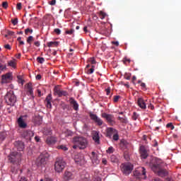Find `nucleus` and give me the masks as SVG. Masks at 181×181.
<instances>
[{
    "instance_id": "59",
    "label": "nucleus",
    "mask_w": 181,
    "mask_h": 181,
    "mask_svg": "<svg viewBox=\"0 0 181 181\" xmlns=\"http://www.w3.org/2000/svg\"><path fill=\"white\" fill-rule=\"evenodd\" d=\"M148 109H151V110H153V109H154V106H153V105H152L151 103H150V104L148 105Z\"/></svg>"
},
{
    "instance_id": "57",
    "label": "nucleus",
    "mask_w": 181,
    "mask_h": 181,
    "mask_svg": "<svg viewBox=\"0 0 181 181\" xmlns=\"http://www.w3.org/2000/svg\"><path fill=\"white\" fill-rule=\"evenodd\" d=\"M28 33H33V30L32 29H29V28H26L25 29V34H28Z\"/></svg>"
},
{
    "instance_id": "29",
    "label": "nucleus",
    "mask_w": 181,
    "mask_h": 181,
    "mask_svg": "<svg viewBox=\"0 0 181 181\" xmlns=\"http://www.w3.org/2000/svg\"><path fill=\"white\" fill-rule=\"evenodd\" d=\"M110 160H111V162L113 163H117L118 161H119V159L117 158V157L115 155H112L111 157H110Z\"/></svg>"
},
{
    "instance_id": "43",
    "label": "nucleus",
    "mask_w": 181,
    "mask_h": 181,
    "mask_svg": "<svg viewBox=\"0 0 181 181\" xmlns=\"http://www.w3.org/2000/svg\"><path fill=\"white\" fill-rule=\"evenodd\" d=\"M114 151H115L114 148L112 146H110L107 150V153H113Z\"/></svg>"
},
{
    "instance_id": "45",
    "label": "nucleus",
    "mask_w": 181,
    "mask_h": 181,
    "mask_svg": "<svg viewBox=\"0 0 181 181\" xmlns=\"http://www.w3.org/2000/svg\"><path fill=\"white\" fill-rule=\"evenodd\" d=\"M11 23L13 25H16L18 23V18H14L11 20Z\"/></svg>"
},
{
    "instance_id": "49",
    "label": "nucleus",
    "mask_w": 181,
    "mask_h": 181,
    "mask_svg": "<svg viewBox=\"0 0 181 181\" xmlns=\"http://www.w3.org/2000/svg\"><path fill=\"white\" fill-rule=\"evenodd\" d=\"M168 128H170L172 130L175 129V126L172 123H169L166 125Z\"/></svg>"
},
{
    "instance_id": "10",
    "label": "nucleus",
    "mask_w": 181,
    "mask_h": 181,
    "mask_svg": "<svg viewBox=\"0 0 181 181\" xmlns=\"http://www.w3.org/2000/svg\"><path fill=\"white\" fill-rule=\"evenodd\" d=\"M74 162L76 165L82 166L86 164L85 157L83 154H77L74 156Z\"/></svg>"
},
{
    "instance_id": "26",
    "label": "nucleus",
    "mask_w": 181,
    "mask_h": 181,
    "mask_svg": "<svg viewBox=\"0 0 181 181\" xmlns=\"http://www.w3.org/2000/svg\"><path fill=\"white\" fill-rule=\"evenodd\" d=\"M52 97L51 94H49L45 99V102L47 103V107L51 109L52 108Z\"/></svg>"
},
{
    "instance_id": "51",
    "label": "nucleus",
    "mask_w": 181,
    "mask_h": 181,
    "mask_svg": "<svg viewBox=\"0 0 181 181\" xmlns=\"http://www.w3.org/2000/svg\"><path fill=\"white\" fill-rule=\"evenodd\" d=\"M120 98L119 95H115L114 96V102L117 103L119 101V99Z\"/></svg>"
},
{
    "instance_id": "31",
    "label": "nucleus",
    "mask_w": 181,
    "mask_h": 181,
    "mask_svg": "<svg viewBox=\"0 0 181 181\" xmlns=\"http://www.w3.org/2000/svg\"><path fill=\"white\" fill-rule=\"evenodd\" d=\"M5 69H6V65L3 64V61L1 59H0V70L4 71Z\"/></svg>"
},
{
    "instance_id": "20",
    "label": "nucleus",
    "mask_w": 181,
    "mask_h": 181,
    "mask_svg": "<svg viewBox=\"0 0 181 181\" xmlns=\"http://www.w3.org/2000/svg\"><path fill=\"white\" fill-rule=\"evenodd\" d=\"M117 130L112 127L107 128L106 130V136L111 139V137L116 133Z\"/></svg>"
},
{
    "instance_id": "33",
    "label": "nucleus",
    "mask_w": 181,
    "mask_h": 181,
    "mask_svg": "<svg viewBox=\"0 0 181 181\" xmlns=\"http://www.w3.org/2000/svg\"><path fill=\"white\" fill-rule=\"evenodd\" d=\"M8 65L9 66L13 67V68H16V62H14V61H9V62H8Z\"/></svg>"
},
{
    "instance_id": "16",
    "label": "nucleus",
    "mask_w": 181,
    "mask_h": 181,
    "mask_svg": "<svg viewBox=\"0 0 181 181\" xmlns=\"http://www.w3.org/2000/svg\"><path fill=\"white\" fill-rule=\"evenodd\" d=\"M69 103L72 105L74 110L78 111L79 110V104L73 97L69 98Z\"/></svg>"
},
{
    "instance_id": "52",
    "label": "nucleus",
    "mask_w": 181,
    "mask_h": 181,
    "mask_svg": "<svg viewBox=\"0 0 181 181\" xmlns=\"http://www.w3.org/2000/svg\"><path fill=\"white\" fill-rule=\"evenodd\" d=\"M140 86L143 90H146V85L145 83H141Z\"/></svg>"
},
{
    "instance_id": "30",
    "label": "nucleus",
    "mask_w": 181,
    "mask_h": 181,
    "mask_svg": "<svg viewBox=\"0 0 181 181\" xmlns=\"http://www.w3.org/2000/svg\"><path fill=\"white\" fill-rule=\"evenodd\" d=\"M128 142L125 140H122L121 141V143H120V146L123 148H127L128 147Z\"/></svg>"
},
{
    "instance_id": "56",
    "label": "nucleus",
    "mask_w": 181,
    "mask_h": 181,
    "mask_svg": "<svg viewBox=\"0 0 181 181\" xmlns=\"http://www.w3.org/2000/svg\"><path fill=\"white\" fill-rule=\"evenodd\" d=\"M4 48L6 49H11V45H9V44H6V45H4Z\"/></svg>"
},
{
    "instance_id": "6",
    "label": "nucleus",
    "mask_w": 181,
    "mask_h": 181,
    "mask_svg": "<svg viewBox=\"0 0 181 181\" xmlns=\"http://www.w3.org/2000/svg\"><path fill=\"white\" fill-rule=\"evenodd\" d=\"M49 154L47 152L42 153L39 158L36 160V165L37 167H42L45 166L46 164V162L49 158Z\"/></svg>"
},
{
    "instance_id": "55",
    "label": "nucleus",
    "mask_w": 181,
    "mask_h": 181,
    "mask_svg": "<svg viewBox=\"0 0 181 181\" xmlns=\"http://www.w3.org/2000/svg\"><path fill=\"white\" fill-rule=\"evenodd\" d=\"M14 34H15V33L13 31H11V30L7 31V35H8L13 36V35H14Z\"/></svg>"
},
{
    "instance_id": "21",
    "label": "nucleus",
    "mask_w": 181,
    "mask_h": 181,
    "mask_svg": "<svg viewBox=\"0 0 181 181\" xmlns=\"http://www.w3.org/2000/svg\"><path fill=\"white\" fill-rule=\"evenodd\" d=\"M33 136H34V133L30 130L24 131L22 134V136L25 139H29L30 137H33Z\"/></svg>"
},
{
    "instance_id": "3",
    "label": "nucleus",
    "mask_w": 181,
    "mask_h": 181,
    "mask_svg": "<svg viewBox=\"0 0 181 181\" xmlns=\"http://www.w3.org/2000/svg\"><path fill=\"white\" fill-rule=\"evenodd\" d=\"M8 160L10 163L13 165H20L22 160V153L16 151L11 152L8 156Z\"/></svg>"
},
{
    "instance_id": "46",
    "label": "nucleus",
    "mask_w": 181,
    "mask_h": 181,
    "mask_svg": "<svg viewBox=\"0 0 181 181\" xmlns=\"http://www.w3.org/2000/svg\"><path fill=\"white\" fill-rule=\"evenodd\" d=\"M94 73V66H91V68L88 70V74H92Z\"/></svg>"
},
{
    "instance_id": "9",
    "label": "nucleus",
    "mask_w": 181,
    "mask_h": 181,
    "mask_svg": "<svg viewBox=\"0 0 181 181\" xmlns=\"http://www.w3.org/2000/svg\"><path fill=\"white\" fill-rule=\"evenodd\" d=\"M102 117L105 119L110 126H114L115 122V117L113 116V115H107L106 112H103L102 114Z\"/></svg>"
},
{
    "instance_id": "22",
    "label": "nucleus",
    "mask_w": 181,
    "mask_h": 181,
    "mask_svg": "<svg viewBox=\"0 0 181 181\" xmlns=\"http://www.w3.org/2000/svg\"><path fill=\"white\" fill-rule=\"evenodd\" d=\"M25 88L27 92L30 94V96L33 97V90L32 83L29 82L26 84Z\"/></svg>"
},
{
    "instance_id": "28",
    "label": "nucleus",
    "mask_w": 181,
    "mask_h": 181,
    "mask_svg": "<svg viewBox=\"0 0 181 181\" xmlns=\"http://www.w3.org/2000/svg\"><path fill=\"white\" fill-rule=\"evenodd\" d=\"M59 42L57 41H51L50 42H47V46L49 47H57L59 46Z\"/></svg>"
},
{
    "instance_id": "17",
    "label": "nucleus",
    "mask_w": 181,
    "mask_h": 181,
    "mask_svg": "<svg viewBox=\"0 0 181 181\" xmlns=\"http://www.w3.org/2000/svg\"><path fill=\"white\" fill-rule=\"evenodd\" d=\"M11 80V74L7 73L5 75H2L1 76V83L3 84H6L7 83H10Z\"/></svg>"
},
{
    "instance_id": "14",
    "label": "nucleus",
    "mask_w": 181,
    "mask_h": 181,
    "mask_svg": "<svg viewBox=\"0 0 181 181\" xmlns=\"http://www.w3.org/2000/svg\"><path fill=\"white\" fill-rule=\"evenodd\" d=\"M75 178V175L69 170H65L63 175V179L64 181L73 180Z\"/></svg>"
},
{
    "instance_id": "25",
    "label": "nucleus",
    "mask_w": 181,
    "mask_h": 181,
    "mask_svg": "<svg viewBox=\"0 0 181 181\" xmlns=\"http://www.w3.org/2000/svg\"><path fill=\"white\" fill-rule=\"evenodd\" d=\"M46 142L48 145H54L57 142V139L53 136H49Z\"/></svg>"
},
{
    "instance_id": "24",
    "label": "nucleus",
    "mask_w": 181,
    "mask_h": 181,
    "mask_svg": "<svg viewBox=\"0 0 181 181\" xmlns=\"http://www.w3.org/2000/svg\"><path fill=\"white\" fill-rule=\"evenodd\" d=\"M33 122L35 123V124L38 126L42 124V117L41 116H35V117H33Z\"/></svg>"
},
{
    "instance_id": "1",
    "label": "nucleus",
    "mask_w": 181,
    "mask_h": 181,
    "mask_svg": "<svg viewBox=\"0 0 181 181\" xmlns=\"http://www.w3.org/2000/svg\"><path fill=\"white\" fill-rule=\"evenodd\" d=\"M162 163V160L156 158L155 163L151 164V170L157 173L159 177H164L168 176V170L163 168Z\"/></svg>"
},
{
    "instance_id": "4",
    "label": "nucleus",
    "mask_w": 181,
    "mask_h": 181,
    "mask_svg": "<svg viewBox=\"0 0 181 181\" xmlns=\"http://www.w3.org/2000/svg\"><path fill=\"white\" fill-rule=\"evenodd\" d=\"M6 103L11 106H14L17 102V97L13 90L8 91L5 95Z\"/></svg>"
},
{
    "instance_id": "8",
    "label": "nucleus",
    "mask_w": 181,
    "mask_h": 181,
    "mask_svg": "<svg viewBox=\"0 0 181 181\" xmlns=\"http://www.w3.org/2000/svg\"><path fill=\"white\" fill-rule=\"evenodd\" d=\"M146 170L144 167L138 168L133 173V175H134V177H136V178L144 179V180L146 178Z\"/></svg>"
},
{
    "instance_id": "7",
    "label": "nucleus",
    "mask_w": 181,
    "mask_h": 181,
    "mask_svg": "<svg viewBox=\"0 0 181 181\" xmlns=\"http://www.w3.org/2000/svg\"><path fill=\"white\" fill-rule=\"evenodd\" d=\"M66 165V163L62 158H57V161L54 165L56 172L58 173H62L64 170Z\"/></svg>"
},
{
    "instance_id": "40",
    "label": "nucleus",
    "mask_w": 181,
    "mask_h": 181,
    "mask_svg": "<svg viewBox=\"0 0 181 181\" xmlns=\"http://www.w3.org/2000/svg\"><path fill=\"white\" fill-rule=\"evenodd\" d=\"M6 139V133H0V141H3Z\"/></svg>"
},
{
    "instance_id": "39",
    "label": "nucleus",
    "mask_w": 181,
    "mask_h": 181,
    "mask_svg": "<svg viewBox=\"0 0 181 181\" xmlns=\"http://www.w3.org/2000/svg\"><path fill=\"white\" fill-rule=\"evenodd\" d=\"M81 181H91L88 177L84 175L81 176Z\"/></svg>"
},
{
    "instance_id": "53",
    "label": "nucleus",
    "mask_w": 181,
    "mask_h": 181,
    "mask_svg": "<svg viewBox=\"0 0 181 181\" xmlns=\"http://www.w3.org/2000/svg\"><path fill=\"white\" fill-rule=\"evenodd\" d=\"M54 33L57 34V35H60L61 34V30L59 28H55L54 29Z\"/></svg>"
},
{
    "instance_id": "38",
    "label": "nucleus",
    "mask_w": 181,
    "mask_h": 181,
    "mask_svg": "<svg viewBox=\"0 0 181 181\" xmlns=\"http://www.w3.org/2000/svg\"><path fill=\"white\" fill-rule=\"evenodd\" d=\"M74 29H70V30H66V31H65V33L66 34V35H73L74 34Z\"/></svg>"
},
{
    "instance_id": "2",
    "label": "nucleus",
    "mask_w": 181,
    "mask_h": 181,
    "mask_svg": "<svg viewBox=\"0 0 181 181\" xmlns=\"http://www.w3.org/2000/svg\"><path fill=\"white\" fill-rule=\"evenodd\" d=\"M74 146L72 148L76 149L78 148L81 150L86 148L88 146V141L83 136H76L73 138Z\"/></svg>"
},
{
    "instance_id": "47",
    "label": "nucleus",
    "mask_w": 181,
    "mask_h": 181,
    "mask_svg": "<svg viewBox=\"0 0 181 181\" xmlns=\"http://www.w3.org/2000/svg\"><path fill=\"white\" fill-rule=\"evenodd\" d=\"M88 62H90L91 64H95L97 63L95 62V59H94V58H90L88 59Z\"/></svg>"
},
{
    "instance_id": "50",
    "label": "nucleus",
    "mask_w": 181,
    "mask_h": 181,
    "mask_svg": "<svg viewBox=\"0 0 181 181\" xmlns=\"http://www.w3.org/2000/svg\"><path fill=\"white\" fill-rule=\"evenodd\" d=\"M16 9H18V11H21V9H22V3L17 4Z\"/></svg>"
},
{
    "instance_id": "42",
    "label": "nucleus",
    "mask_w": 181,
    "mask_h": 181,
    "mask_svg": "<svg viewBox=\"0 0 181 181\" xmlns=\"http://www.w3.org/2000/svg\"><path fill=\"white\" fill-rule=\"evenodd\" d=\"M33 41V37L32 35H30L27 39V42L29 45H31V42Z\"/></svg>"
},
{
    "instance_id": "5",
    "label": "nucleus",
    "mask_w": 181,
    "mask_h": 181,
    "mask_svg": "<svg viewBox=\"0 0 181 181\" xmlns=\"http://www.w3.org/2000/svg\"><path fill=\"white\" fill-rule=\"evenodd\" d=\"M120 169L124 175L128 176L132 173V170H134V166L130 163H122L120 165Z\"/></svg>"
},
{
    "instance_id": "58",
    "label": "nucleus",
    "mask_w": 181,
    "mask_h": 181,
    "mask_svg": "<svg viewBox=\"0 0 181 181\" xmlns=\"http://www.w3.org/2000/svg\"><path fill=\"white\" fill-rule=\"evenodd\" d=\"M56 0H52V1L49 2V5H52V6L56 5Z\"/></svg>"
},
{
    "instance_id": "61",
    "label": "nucleus",
    "mask_w": 181,
    "mask_h": 181,
    "mask_svg": "<svg viewBox=\"0 0 181 181\" xmlns=\"http://www.w3.org/2000/svg\"><path fill=\"white\" fill-rule=\"evenodd\" d=\"M34 45H35L37 47H40V43L39 41H35V42H34Z\"/></svg>"
},
{
    "instance_id": "13",
    "label": "nucleus",
    "mask_w": 181,
    "mask_h": 181,
    "mask_svg": "<svg viewBox=\"0 0 181 181\" xmlns=\"http://www.w3.org/2000/svg\"><path fill=\"white\" fill-rule=\"evenodd\" d=\"M89 117L90 119L94 121L98 126H101L103 124L102 119H100L97 115H94L92 112H89Z\"/></svg>"
},
{
    "instance_id": "15",
    "label": "nucleus",
    "mask_w": 181,
    "mask_h": 181,
    "mask_svg": "<svg viewBox=\"0 0 181 181\" xmlns=\"http://www.w3.org/2000/svg\"><path fill=\"white\" fill-rule=\"evenodd\" d=\"M90 160L93 165H97L100 164V159H98V154L93 151L91 153Z\"/></svg>"
},
{
    "instance_id": "41",
    "label": "nucleus",
    "mask_w": 181,
    "mask_h": 181,
    "mask_svg": "<svg viewBox=\"0 0 181 181\" xmlns=\"http://www.w3.org/2000/svg\"><path fill=\"white\" fill-rule=\"evenodd\" d=\"M37 62H39L40 64H43L45 62V59L43 57H38L37 58Z\"/></svg>"
},
{
    "instance_id": "54",
    "label": "nucleus",
    "mask_w": 181,
    "mask_h": 181,
    "mask_svg": "<svg viewBox=\"0 0 181 181\" xmlns=\"http://www.w3.org/2000/svg\"><path fill=\"white\" fill-rule=\"evenodd\" d=\"M110 90H111L110 87H108L107 88L105 89V92H106L107 95H110Z\"/></svg>"
},
{
    "instance_id": "44",
    "label": "nucleus",
    "mask_w": 181,
    "mask_h": 181,
    "mask_svg": "<svg viewBox=\"0 0 181 181\" xmlns=\"http://www.w3.org/2000/svg\"><path fill=\"white\" fill-rule=\"evenodd\" d=\"M139 117V115L137 114L136 112H133V116H132V118H133V120L136 121Z\"/></svg>"
},
{
    "instance_id": "23",
    "label": "nucleus",
    "mask_w": 181,
    "mask_h": 181,
    "mask_svg": "<svg viewBox=\"0 0 181 181\" xmlns=\"http://www.w3.org/2000/svg\"><path fill=\"white\" fill-rule=\"evenodd\" d=\"M18 124L20 128L22 129H25L27 127L26 123H25V122H23V117H22V116H21V117H19L18 119Z\"/></svg>"
},
{
    "instance_id": "35",
    "label": "nucleus",
    "mask_w": 181,
    "mask_h": 181,
    "mask_svg": "<svg viewBox=\"0 0 181 181\" xmlns=\"http://www.w3.org/2000/svg\"><path fill=\"white\" fill-rule=\"evenodd\" d=\"M119 120L124 124H127L128 123V120L127 119H126L125 117H119Z\"/></svg>"
},
{
    "instance_id": "36",
    "label": "nucleus",
    "mask_w": 181,
    "mask_h": 181,
    "mask_svg": "<svg viewBox=\"0 0 181 181\" xmlns=\"http://www.w3.org/2000/svg\"><path fill=\"white\" fill-rule=\"evenodd\" d=\"M105 16H106V14H105L104 12L100 11V12L99 13V18H100L101 20L105 19Z\"/></svg>"
},
{
    "instance_id": "27",
    "label": "nucleus",
    "mask_w": 181,
    "mask_h": 181,
    "mask_svg": "<svg viewBox=\"0 0 181 181\" xmlns=\"http://www.w3.org/2000/svg\"><path fill=\"white\" fill-rule=\"evenodd\" d=\"M93 139L97 144H100V136L98 135V132H95L93 133Z\"/></svg>"
},
{
    "instance_id": "60",
    "label": "nucleus",
    "mask_w": 181,
    "mask_h": 181,
    "mask_svg": "<svg viewBox=\"0 0 181 181\" xmlns=\"http://www.w3.org/2000/svg\"><path fill=\"white\" fill-rule=\"evenodd\" d=\"M102 163H103V165H106L107 161V160L105 158H103L102 159Z\"/></svg>"
},
{
    "instance_id": "64",
    "label": "nucleus",
    "mask_w": 181,
    "mask_h": 181,
    "mask_svg": "<svg viewBox=\"0 0 181 181\" xmlns=\"http://www.w3.org/2000/svg\"><path fill=\"white\" fill-rule=\"evenodd\" d=\"M19 181H28V180H26V177H21V179L19 180Z\"/></svg>"
},
{
    "instance_id": "18",
    "label": "nucleus",
    "mask_w": 181,
    "mask_h": 181,
    "mask_svg": "<svg viewBox=\"0 0 181 181\" xmlns=\"http://www.w3.org/2000/svg\"><path fill=\"white\" fill-rule=\"evenodd\" d=\"M14 145L19 152H22V151H23V149L25 148V145L23 144V142H22V141H16L14 143Z\"/></svg>"
},
{
    "instance_id": "12",
    "label": "nucleus",
    "mask_w": 181,
    "mask_h": 181,
    "mask_svg": "<svg viewBox=\"0 0 181 181\" xmlns=\"http://www.w3.org/2000/svg\"><path fill=\"white\" fill-rule=\"evenodd\" d=\"M139 154H140L141 159H144V160H146L149 155L148 150L144 146H141L139 147Z\"/></svg>"
},
{
    "instance_id": "63",
    "label": "nucleus",
    "mask_w": 181,
    "mask_h": 181,
    "mask_svg": "<svg viewBox=\"0 0 181 181\" xmlns=\"http://www.w3.org/2000/svg\"><path fill=\"white\" fill-rule=\"evenodd\" d=\"M41 78H42V76H41L40 74H37V75L36 76V80H41Z\"/></svg>"
},
{
    "instance_id": "19",
    "label": "nucleus",
    "mask_w": 181,
    "mask_h": 181,
    "mask_svg": "<svg viewBox=\"0 0 181 181\" xmlns=\"http://www.w3.org/2000/svg\"><path fill=\"white\" fill-rule=\"evenodd\" d=\"M137 105L142 110H146V104L144 100L142 98H138Z\"/></svg>"
},
{
    "instance_id": "32",
    "label": "nucleus",
    "mask_w": 181,
    "mask_h": 181,
    "mask_svg": "<svg viewBox=\"0 0 181 181\" xmlns=\"http://www.w3.org/2000/svg\"><path fill=\"white\" fill-rule=\"evenodd\" d=\"M17 78H18V83L19 84H21V86H23V83H25V81L22 78V76H18Z\"/></svg>"
},
{
    "instance_id": "37",
    "label": "nucleus",
    "mask_w": 181,
    "mask_h": 181,
    "mask_svg": "<svg viewBox=\"0 0 181 181\" xmlns=\"http://www.w3.org/2000/svg\"><path fill=\"white\" fill-rule=\"evenodd\" d=\"M113 139L115 141H118L119 140V134L117 130L115 132V134L113 135Z\"/></svg>"
},
{
    "instance_id": "48",
    "label": "nucleus",
    "mask_w": 181,
    "mask_h": 181,
    "mask_svg": "<svg viewBox=\"0 0 181 181\" xmlns=\"http://www.w3.org/2000/svg\"><path fill=\"white\" fill-rule=\"evenodd\" d=\"M2 6L4 8V9H7L8 6V3L7 1H4L2 3Z\"/></svg>"
},
{
    "instance_id": "34",
    "label": "nucleus",
    "mask_w": 181,
    "mask_h": 181,
    "mask_svg": "<svg viewBox=\"0 0 181 181\" xmlns=\"http://www.w3.org/2000/svg\"><path fill=\"white\" fill-rule=\"evenodd\" d=\"M58 149L63 150L64 151H68V148L65 145L58 146Z\"/></svg>"
},
{
    "instance_id": "11",
    "label": "nucleus",
    "mask_w": 181,
    "mask_h": 181,
    "mask_svg": "<svg viewBox=\"0 0 181 181\" xmlns=\"http://www.w3.org/2000/svg\"><path fill=\"white\" fill-rule=\"evenodd\" d=\"M54 95H57L59 98L66 97L68 92L66 90H61L59 86H55L54 89Z\"/></svg>"
},
{
    "instance_id": "62",
    "label": "nucleus",
    "mask_w": 181,
    "mask_h": 181,
    "mask_svg": "<svg viewBox=\"0 0 181 181\" xmlns=\"http://www.w3.org/2000/svg\"><path fill=\"white\" fill-rule=\"evenodd\" d=\"M130 62H131V60H130L129 59L125 58V59H124V64H126L127 62L130 63Z\"/></svg>"
}]
</instances>
